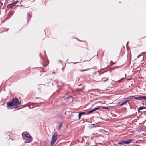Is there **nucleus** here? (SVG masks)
I'll list each match as a JSON object with an SVG mask.
<instances>
[{
  "mask_svg": "<svg viewBox=\"0 0 146 146\" xmlns=\"http://www.w3.org/2000/svg\"><path fill=\"white\" fill-rule=\"evenodd\" d=\"M145 109H146V107H144V106H142V107H139V108L138 110H139V111L140 110H143Z\"/></svg>",
  "mask_w": 146,
  "mask_h": 146,
  "instance_id": "f8f14e48",
  "label": "nucleus"
},
{
  "mask_svg": "<svg viewBox=\"0 0 146 146\" xmlns=\"http://www.w3.org/2000/svg\"><path fill=\"white\" fill-rule=\"evenodd\" d=\"M129 101V100H127V101H126L125 102H123L121 105H120V106H122L123 105H124L125 104H126L127 103V102H128V101Z\"/></svg>",
  "mask_w": 146,
  "mask_h": 146,
  "instance_id": "ddd939ff",
  "label": "nucleus"
},
{
  "mask_svg": "<svg viewBox=\"0 0 146 146\" xmlns=\"http://www.w3.org/2000/svg\"><path fill=\"white\" fill-rule=\"evenodd\" d=\"M58 134L57 133H55L53 135L52 137V141L51 143V146H54V143H55Z\"/></svg>",
  "mask_w": 146,
  "mask_h": 146,
  "instance_id": "7ed1b4c3",
  "label": "nucleus"
},
{
  "mask_svg": "<svg viewBox=\"0 0 146 146\" xmlns=\"http://www.w3.org/2000/svg\"><path fill=\"white\" fill-rule=\"evenodd\" d=\"M18 2L17 1L13 2L12 3L8 4L7 6L8 9L12 8L16 3Z\"/></svg>",
  "mask_w": 146,
  "mask_h": 146,
  "instance_id": "423d86ee",
  "label": "nucleus"
},
{
  "mask_svg": "<svg viewBox=\"0 0 146 146\" xmlns=\"http://www.w3.org/2000/svg\"><path fill=\"white\" fill-rule=\"evenodd\" d=\"M81 115H81V113H80V112L79 113V117H78V118H79V119H80V118L81 117Z\"/></svg>",
  "mask_w": 146,
  "mask_h": 146,
  "instance_id": "a211bd4d",
  "label": "nucleus"
},
{
  "mask_svg": "<svg viewBox=\"0 0 146 146\" xmlns=\"http://www.w3.org/2000/svg\"><path fill=\"white\" fill-rule=\"evenodd\" d=\"M106 80H104V82H105L106 81H107L108 80V78H106Z\"/></svg>",
  "mask_w": 146,
  "mask_h": 146,
  "instance_id": "4be33fe9",
  "label": "nucleus"
},
{
  "mask_svg": "<svg viewBox=\"0 0 146 146\" xmlns=\"http://www.w3.org/2000/svg\"><path fill=\"white\" fill-rule=\"evenodd\" d=\"M31 16L30 14L29 13L28 14L27 16V21L28 22L29 20H30L31 18Z\"/></svg>",
  "mask_w": 146,
  "mask_h": 146,
  "instance_id": "1a4fd4ad",
  "label": "nucleus"
},
{
  "mask_svg": "<svg viewBox=\"0 0 146 146\" xmlns=\"http://www.w3.org/2000/svg\"><path fill=\"white\" fill-rule=\"evenodd\" d=\"M101 107L102 109H109V107H105L104 106H102Z\"/></svg>",
  "mask_w": 146,
  "mask_h": 146,
  "instance_id": "4468645a",
  "label": "nucleus"
},
{
  "mask_svg": "<svg viewBox=\"0 0 146 146\" xmlns=\"http://www.w3.org/2000/svg\"><path fill=\"white\" fill-rule=\"evenodd\" d=\"M30 105L29 106V107L30 109H31L32 108H33V105L35 104H34L33 103H30Z\"/></svg>",
  "mask_w": 146,
  "mask_h": 146,
  "instance_id": "9b49d317",
  "label": "nucleus"
},
{
  "mask_svg": "<svg viewBox=\"0 0 146 146\" xmlns=\"http://www.w3.org/2000/svg\"><path fill=\"white\" fill-rule=\"evenodd\" d=\"M135 96H133L131 97H135Z\"/></svg>",
  "mask_w": 146,
  "mask_h": 146,
  "instance_id": "393cba45",
  "label": "nucleus"
},
{
  "mask_svg": "<svg viewBox=\"0 0 146 146\" xmlns=\"http://www.w3.org/2000/svg\"><path fill=\"white\" fill-rule=\"evenodd\" d=\"M32 141V139H31L30 140H29V141H25V142L26 143H29L30 142H31Z\"/></svg>",
  "mask_w": 146,
  "mask_h": 146,
  "instance_id": "dca6fc26",
  "label": "nucleus"
},
{
  "mask_svg": "<svg viewBox=\"0 0 146 146\" xmlns=\"http://www.w3.org/2000/svg\"><path fill=\"white\" fill-rule=\"evenodd\" d=\"M59 62L62 63V60H59Z\"/></svg>",
  "mask_w": 146,
  "mask_h": 146,
  "instance_id": "5701e85b",
  "label": "nucleus"
},
{
  "mask_svg": "<svg viewBox=\"0 0 146 146\" xmlns=\"http://www.w3.org/2000/svg\"><path fill=\"white\" fill-rule=\"evenodd\" d=\"M133 99L141 100H146V96L139 95L136 97H134Z\"/></svg>",
  "mask_w": 146,
  "mask_h": 146,
  "instance_id": "39448f33",
  "label": "nucleus"
},
{
  "mask_svg": "<svg viewBox=\"0 0 146 146\" xmlns=\"http://www.w3.org/2000/svg\"><path fill=\"white\" fill-rule=\"evenodd\" d=\"M79 70L80 71L83 72V71H86L88 70H81V69H80V70Z\"/></svg>",
  "mask_w": 146,
  "mask_h": 146,
  "instance_id": "f3484780",
  "label": "nucleus"
},
{
  "mask_svg": "<svg viewBox=\"0 0 146 146\" xmlns=\"http://www.w3.org/2000/svg\"><path fill=\"white\" fill-rule=\"evenodd\" d=\"M31 3V1H27L23 0L21 2V6H22L26 7H29L30 4Z\"/></svg>",
  "mask_w": 146,
  "mask_h": 146,
  "instance_id": "20e7f679",
  "label": "nucleus"
},
{
  "mask_svg": "<svg viewBox=\"0 0 146 146\" xmlns=\"http://www.w3.org/2000/svg\"><path fill=\"white\" fill-rule=\"evenodd\" d=\"M21 104V102L17 98H14L11 101H9L7 103V105L9 107H16Z\"/></svg>",
  "mask_w": 146,
  "mask_h": 146,
  "instance_id": "f257e3e1",
  "label": "nucleus"
},
{
  "mask_svg": "<svg viewBox=\"0 0 146 146\" xmlns=\"http://www.w3.org/2000/svg\"><path fill=\"white\" fill-rule=\"evenodd\" d=\"M25 136L27 138L29 139H31L32 137L29 134H25Z\"/></svg>",
  "mask_w": 146,
  "mask_h": 146,
  "instance_id": "9d476101",
  "label": "nucleus"
},
{
  "mask_svg": "<svg viewBox=\"0 0 146 146\" xmlns=\"http://www.w3.org/2000/svg\"><path fill=\"white\" fill-rule=\"evenodd\" d=\"M110 63L111 65H113V64H114V63H113L112 61H111L110 62Z\"/></svg>",
  "mask_w": 146,
  "mask_h": 146,
  "instance_id": "412c9836",
  "label": "nucleus"
},
{
  "mask_svg": "<svg viewBox=\"0 0 146 146\" xmlns=\"http://www.w3.org/2000/svg\"><path fill=\"white\" fill-rule=\"evenodd\" d=\"M105 78H102V79H105Z\"/></svg>",
  "mask_w": 146,
  "mask_h": 146,
  "instance_id": "a878e982",
  "label": "nucleus"
},
{
  "mask_svg": "<svg viewBox=\"0 0 146 146\" xmlns=\"http://www.w3.org/2000/svg\"><path fill=\"white\" fill-rule=\"evenodd\" d=\"M99 109H100V108L99 107H96V108L93 109H92L91 110L88 111V112L87 113H91L96 110H97Z\"/></svg>",
  "mask_w": 146,
  "mask_h": 146,
  "instance_id": "0eeeda50",
  "label": "nucleus"
},
{
  "mask_svg": "<svg viewBox=\"0 0 146 146\" xmlns=\"http://www.w3.org/2000/svg\"><path fill=\"white\" fill-rule=\"evenodd\" d=\"M80 113H81V115H82L83 114H85L86 113L84 112H80Z\"/></svg>",
  "mask_w": 146,
  "mask_h": 146,
  "instance_id": "6ab92c4d",
  "label": "nucleus"
},
{
  "mask_svg": "<svg viewBox=\"0 0 146 146\" xmlns=\"http://www.w3.org/2000/svg\"><path fill=\"white\" fill-rule=\"evenodd\" d=\"M134 140L133 139H129L127 141L125 140H121L118 143L119 145H123L125 144H128L132 142H133Z\"/></svg>",
  "mask_w": 146,
  "mask_h": 146,
  "instance_id": "f03ea898",
  "label": "nucleus"
},
{
  "mask_svg": "<svg viewBox=\"0 0 146 146\" xmlns=\"http://www.w3.org/2000/svg\"><path fill=\"white\" fill-rule=\"evenodd\" d=\"M64 67H63L62 68V71H64Z\"/></svg>",
  "mask_w": 146,
  "mask_h": 146,
  "instance_id": "b1692460",
  "label": "nucleus"
},
{
  "mask_svg": "<svg viewBox=\"0 0 146 146\" xmlns=\"http://www.w3.org/2000/svg\"><path fill=\"white\" fill-rule=\"evenodd\" d=\"M3 5V3L0 1V7L1 8V7Z\"/></svg>",
  "mask_w": 146,
  "mask_h": 146,
  "instance_id": "2eb2a0df",
  "label": "nucleus"
},
{
  "mask_svg": "<svg viewBox=\"0 0 146 146\" xmlns=\"http://www.w3.org/2000/svg\"><path fill=\"white\" fill-rule=\"evenodd\" d=\"M124 79V78H123L122 79H121L118 81V83H120L121 82V81L122 80Z\"/></svg>",
  "mask_w": 146,
  "mask_h": 146,
  "instance_id": "aec40b11",
  "label": "nucleus"
},
{
  "mask_svg": "<svg viewBox=\"0 0 146 146\" xmlns=\"http://www.w3.org/2000/svg\"><path fill=\"white\" fill-rule=\"evenodd\" d=\"M59 123L60 124L59 125V126H58V130H60V129L61 128V126H62V125L63 124V122H60Z\"/></svg>",
  "mask_w": 146,
  "mask_h": 146,
  "instance_id": "6e6552de",
  "label": "nucleus"
}]
</instances>
